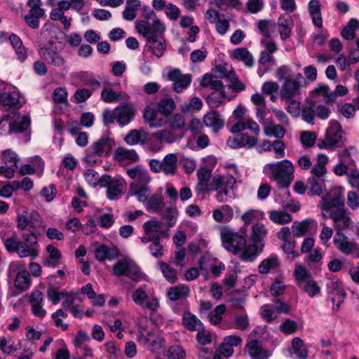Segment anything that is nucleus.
I'll use <instances>...</instances> for the list:
<instances>
[{
	"label": "nucleus",
	"mask_w": 359,
	"mask_h": 359,
	"mask_svg": "<svg viewBox=\"0 0 359 359\" xmlns=\"http://www.w3.org/2000/svg\"><path fill=\"white\" fill-rule=\"evenodd\" d=\"M262 171L280 189H287L294 179V166L287 159L266 163Z\"/></svg>",
	"instance_id": "nucleus-1"
},
{
	"label": "nucleus",
	"mask_w": 359,
	"mask_h": 359,
	"mask_svg": "<svg viewBox=\"0 0 359 359\" xmlns=\"http://www.w3.org/2000/svg\"><path fill=\"white\" fill-rule=\"evenodd\" d=\"M292 75V70L287 65H282L275 72V76L279 81L284 80L280 90V97L282 100H290L299 95L301 88L305 83L301 73H297L294 76Z\"/></svg>",
	"instance_id": "nucleus-2"
},
{
	"label": "nucleus",
	"mask_w": 359,
	"mask_h": 359,
	"mask_svg": "<svg viewBox=\"0 0 359 359\" xmlns=\"http://www.w3.org/2000/svg\"><path fill=\"white\" fill-rule=\"evenodd\" d=\"M114 145V140L108 133H104L86 149L83 161L88 165L101 163L102 158L110 156Z\"/></svg>",
	"instance_id": "nucleus-3"
},
{
	"label": "nucleus",
	"mask_w": 359,
	"mask_h": 359,
	"mask_svg": "<svg viewBox=\"0 0 359 359\" xmlns=\"http://www.w3.org/2000/svg\"><path fill=\"white\" fill-rule=\"evenodd\" d=\"M144 18V19L136 22L135 29L145 39L164 35L166 27L154 11H145Z\"/></svg>",
	"instance_id": "nucleus-4"
},
{
	"label": "nucleus",
	"mask_w": 359,
	"mask_h": 359,
	"mask_svg": "<svg viewBox=\"0 0 359 359\" xmlns=\"http://www.w3.org/2000/svg\"><path fill=\"white\" fill-rule=\"evenodd\" d=\"M20 241L17 236L15 238L9 242V248L6 250L10 253H16L20 258L30 257L35 259L39 255V244L36 234L33 232L27 233Z\"/></svg>",
	"instance_id": "nucleus-5"
},
{
	"label": "nucleus",
	"mask_w": 359,
	"mask_h": 359,
	"mask_svg": "<svg viewBox=\"0 0 359 359\" xmlns=\"http://www.w3.org/2000/svg\"><path fill=\"white\" fill-rule=\"evenodd\" d=\"M344 142V132L340 124L332 120L329 122L324 139L318 140L317 146L321 149L334 150Z\"/></svg>",
	"instance_id": "nucleus-6"
},
{
	"label": "nucleus",
	"mask_w": 359,
	"mask_h": 359,
	"mask_svg": "<svg viewBox=\"0 0 359 359\" xmlns=\"http://www.w3.org/2000/svg\"><path fill=\"white\" fill-rule=\"evenodd\" d=\"M133 302L142 309L156 311L160 307L159 298L154 290H150L146 285L135 289L131 294Z\"/></svg>",
	"instance_id": "nucleus-7"
},
{
	"label": "nucleus",
	"mask_w": 359,
	"mask_h": 359,
	"mask_svg": "<svg viewBox=\"0 0 359 359\" xmlns=\"http://www.w3.org/2000/svg\"><path fill=\"white\" fill-rule=\"evenodd\" d=\"M39 55L46 63L57 68H62L67 64V57L64 55L62 48L57 44L49 43L40 48Z\"/></svg>",
	"instance_id": "nucleus-8"
},
{
	"label": "nucleus",
	"mask_w": 359,
	"mask_h": 359,
	"mask_svg": "<svg viewBox=\"0 0 359 359\" xmlns=\"http://www.w3.org/2000/svg\"><path fill=\"white\" fill-rule=\"evenodd\" d=\"M236 182L232 175H215L211 181V191H217V201L220 203L226 202L229 191L233 189Z\"/></svg>",
	"instance_id": "nucleus-9"
},
{
	"label": "nucleus",
	"mask_w": 359,
	"mask_h": 359,
	"mask_svg": "<svg viewBox=\"0 0 359 359\" xmlns=\"http://www.w3.org/2000/svg\"><path fill=\"white\" fill-rule=\"evenodd\" d=\"M245 108L242 105H238L233 111V116L238 119L231 128L232 133H239L245 130H248L252 134L259 135L260 129L259 125L252 118L245 116Z\"/></svg>",
	"instance_id": "nucleus-10"
},
{
	"label": "nucleus",
	"mask_w": 359,
	"mask_h": 359,
	"mask_svg": "<svg viewBox=\"0 0 359 359\" xmlns=\"http://www.w3.org/2000/svg\"><path fill=\"white\" fill-rule=\"evenodd\" d=\"M220 236L224 248L235 255L241 252L246 242L243 236L233 232L228 227H223L221 229Z\"/></svg>",
	"instance_id": "nucleus-11"
},
{
	"label": "nucleus",
	"mask_w": 359,
	"mask_h": 359,
	"mask_svg": "<svg viewBox=\"0 0 359 359\" xmlns=\"http://www.w3.org/2000/svg\"><path fill=\"white\" fill-rule=\"evenodd\" d=\"M114 273L117 276H126L138 282L144 278V274L133 262L126 259L118 260L113 266Z\"/></svg>",
	"instance_id": "nucleus-12"
},
{
	"label": "nucleus",
	"mask_w": 359,
	"mask_h": 359,
	"mask_svg": "<svg viewBox=\"0 0 359 359\" xmlns=\"http://www.w3.org/2000/svg\"><path fill=\"white\" fill-rule=\"evenodd\" d=\"M25 264L22 261H16L11 262L8 268V276L11 277L16 274L15 279V286L17 289L22 291L27 290L31 285V280L29 273L26 270H20Z\"/></svg>",
	"instance_id": "nucleus-13"
},
{
	"label": "nucleus",
	"mask_w": 359,
	"mask_h": 359,
	"mask_svg": "<svg viewBox=\"0 0 359 359\" xmlns=\"http://www.w3.org/2000/svg\"><path fill=\"white\" fill-rule=\"evenodd\" d=\"M334 247L345 255L359 257V244L353 239L348 238L343 233H336L333 238Z\"/></svg>",
	"instance_id": "nucleus-14"
},
{
	"label": "nucleus",
	"mask_w": 359,
	"mask_h": 359,
	"mask_svg": "<svg viewBox=\"0 0 359 359\" xmlns=\"http://www.w3.org/2000/svg\"><path fill=\"white\" fill-rule=\"evenodd\" d=\"M326 289L333 302L334 309H339L346 297L341 282L334 276L331 277L326 283Z\"/></svg>",
	"instance_id": "nucleus-15"
},
{
	"label": "nucleus",
	"mask_w": 359,
	"mask_h": 359,
	"mask_svg": "<svg viewBox=\"0 0 359 359\" xmlns=\"http://www.w3.org/2000/svg\"><path fill=\"white\" fill-rule=\"evenodd\" d=\"M167 78L172 82V89L176 93H181L191 84L192 76L190 74H182L179 69H170L167 74Z\"/></svg>",
	"instance_id": "nucleus-16"
},
{
	"label": "nucleus",
	"mask_w": 359,
	"mask_h": 359,
	"mask_svg": "<svg viewBox=\"0 0 359 359\" xmlns=\"http://www.w3.org/2000/svg\"><path fill=\"white\" fill-rule=\"evenodd\" d=\"M137 341L151 352H156L163 346L164 339L158 331H148L141 333Z\"/></svg>",
	"instance_id": "nucleus-17"
},
{
	"label": "nucleus",
	"mask_w": 359,
	"mask_h": 359,
	"mask_svg": "<svg viewBox=\"0 0 359 359\" xmlns=\"http://www.w3.org/2000/svg\"><path fill=\"white\" fill-rule=\"evenodd\" d=\"M41 219L39 214L34 210L29 212L27 207L22 206L17 212V227L20 230H25L33 227L34 223Z\"/></svg>",
	"instance_id": "nucleus-18"
},
{
	"label": "nucleus",
	"mask_w": 359,
	"mask_h": 359,
	"mask_svg": "<svg viewBox=\"0 0 359 359\" xmlns=\"http://www.w3.org/2000/svg\"><path fill=\"white\" fill-rule=\"evenodd\" d=\"M116 122L121 127L128 125L135 117L136 109L132 102H126L116 107Z\"/></svg>",
	"instance_id": "nucleus-19"
},
{
	"label": "nucleus",
	"mask_w": 359,
	"mask_h": 359,
	"mask_svg": "<svg viewBox=\"0 0 359 359\" xmlns=\"http://www.w3.org/2000/svg\"><path fill=\"white\" fill-rule=\"evenodd\" d=\"M222 78H226L231 81L230 84L227 86V90L231 92V95L226 94V88L222 89L220 92L222 98L227 99L228 100H233L236 97V92L243 91L245 90V85L238 80L236 74L233 71L229 72L226 74H223Z\"/></svg>",
	"instance_id": "nucleus-20"
},
{
	"label": "nucleus",
	"mask_w": 359,
	"mask_h": 359,
	"mask_svg": "<svg viewBox=\"0 0 359 359\" xmlns=\"http://www.w3.org/2000/svg\"><path fill=\"white\" fill-rule=\"evenodd\" d=\"M113 158L121 165H128L137 162L139 159L138 154L135 149L123 147H118L113 154Z\"/></svg>",
	"instance_id": "nucleus-21"
},
{
	"label": "nucleus",
	"mask_w": 359,
	"mask_h": 359,
	"mask_svg": "<svg viewBox=\"0 0 359 359\" xmlns=\"http://www.w3.org/2000/svg\"><path fill=\"white\" fill-rule=\"evenodd\" d=\"M318 223L315 219L307 218L301 222H294L291 229L294 237L301 238L311 231H316Z\"/></svg>",
	"instance_id": "nucleus-22"
},
{
	"label": "nucleus",
	"mask_w": 359,
	"mask_h": 359,
	"mask_svg": "<svg viewBox=\"0 0 359 359\" xmlns=\"http://www.w3.org/2000/svg\"><path fill=\"white\" fill-rule=\"evenodd\" d=\"M151 139L154 142L151 143V145L154 150L159 151L162 148V143L171 144L177 140V136L172 132L169 130H161L155 132L151 135Z\"/></svg>",
	"instance_id": "nucleus-23"
},
{
	"label": "nucleus",
	"mask_w": 359,
	"mask_h": 359,
	"mask_svg": "<svg viewBox=\"0 0 359 359\" xmlns=\"http://www.w3.org/2000/svg\"><path fill=\"white\" fill-rule=\"evenodd\" d=\"M327 218L332 219L336 233H342L343 230L350 228L353 224L352 219L344 209L337 210Z\"/></svg>",
	"instance_id": "nucleus-24"
},
{
	"label": "nucleus",
	"mask_w": 359,
	"mask_h": 359,
	"mask_svg": "<svg viewBox=\"0 0 359 359\" xmlns=\"http://www.w3.org/2000/svg\"><path fill=\"white\" fill-rule=\"evenodd\" d=\"M344 205V198L341 196H337L333 198H323L321 201L322 215L325 218H327L334 214V208L338 210L342 209Z\"/></svg>",
	"instance_id": "nucleus-25"
},
{
	"label": "nucleus",
	"mask_w": 359,
	"mask_h": 359,
	"mask_svg": "<svg viewBox=\"0 0 359 359\" xmlns=\"http://www.w3.org/2000/svg\"><path fill=\"white\" fill-rule=\"evenodd\" d=\"M261 43L264 46V49L260 53L258 60L259 64L260 65H264L267 63L273 64L275 62L273 54L278 50L277 44L275 41H266L264 40H262Z\"/></svg>",
	"instance_id": "nucleus-26"
},
{
	"label": "nucleus",
	"mask_w": 359,
	"mask_h": 359,
	"mask_svg": "<svg viewBox=\"0 0 359 359\" xmlns=\"http://www.w3.org/2000/svg\"><path fill=\"white\" fill-rule=\"evenodd\" d=\"M4 92L1 93V102L3 106L8 107H18L20 103L18 92L10 86L1 83Z\"/></svg>",
	"instance_id": "nucleus-27"
},
{
	"label": "nucleus",
	"mask_w": 359,
	"mask_h": 359,
	"mask_svg": "<svg viewBox=\"0 0 359 359\" xmlns=\"http://www.w3.org/2000/svg\"><path fill=\"white\" fill-rule=\"evenodd\" d=\"M146 41L145 50L151 52L157 57H161L163 55L166 49V43L163 35L146 39Z\"/></svg>",
	"instance_id": "nucleus-28"
},
{
	"label": "nucleus",
	"mask_w": 359,
	"mask_h": 359,
	"mask_svg": "<svg viewBox=\"0 0 359 359\" xmlns=\"http://www.w3.org/2000/svg\"><path fill=\"white\" fill-rule=\"evenodd\" d=\"M127 175L133 180L131 184L137 185L149 184L151 177L149 172L141 166H136L126 170Z\"/></svg>",
	"instance_id": "nucleus-29"
},
{
	"label": "nucleus",
	"mask_w": 359,
	"mask_h": 359,
	"mask_svg": "<svg viewBox=\"0 0 359 359\" xmlns=\"http://www.w3.org/2000/svg\"><path fill=\"white\" fill-rule=\"evenodd\" d=\"M293 20L288 14H282L278 19L277 25L280 37L285 41L291 36V31L293 27Z\"/></svg>",
	"instance_id": "nucleus-30"
},
{
	"label": "nucleus",
	"mask_w": 359,
	"mask_h": 359,
	"mask_svg": "<svg viewBox=\"0 0 359 359\" xmlns=\"http://www.w3.org/2000/svg\"><path fill=\"white\" fill-rule=\"evenodd\" d=\"M264 244L254 243L246 245L245 244L241 252H240V257L245 262H252L263 251Z\"/></svg>",
	"instance_id": "nucleus-31"
},
{
	"label": "nucleus",
	"mask_w": 359,
	"mask_h": 359,
	"mask_svg": "<svg viewBox=\"0 0 359 359\" xmlns=\"http://www.w3.org/2000/svg\"><path fill=\"white\" fill-rule=\"evenodd\" d=\"M101 99L106 103H114L117 102H126L129 95L123 91H115L111 88H104L101 93Z\"/></svg>",
	"instance_id": "nucleus-32"
},
{
	"label": "nucleus",
	"mask_w": 359,
	"mask_h": 359,
	"mask_svg": "<svg viewBox=\"0 0 359 359\" xmlns=\"http://www.w3.org/2000/svg\"><path fill=\"white\" fill-rule=\"evenodd\" d=\"M43 300V293L41 291L35 290L32 292L29 299L32 312L35 316L41 318L46 314V310L42 306Z\"/></svg>",
	"instance_id": "nucleus-33"
},
{
	"label": "nucleus",
	"mask_w": 359,
	"mask_h": 359,
	"mask_svg": "<svg viewBox=\"0 0 359 359\" xmlns=\"http://www.w3.org/2000/svg\"><path fill=\"white\" fill-rule=\"evenodd\" d=\"M198 183L196 187L198 193H206L211 191V170L208 168H200L197 172Z\"/></svg>",
	"instance_id": "nucleus-34"
},
{
	"label": "nucleus",
	"mask_w": 359,
	"mask_h": 359,
	"mask_svg": "<svg viewBox=\"0 0 359 359\" xmlns=\"http://www.w3.org/2000/svg\"><path fill=\"white\" fill-rule=\"evenodd\" d=\"M257 136L255 134H252V137H250L245 133H241L239 135L237 136V137L233 140H228V144L231 147H247L248 148H252L255 147L257 143Z\"/></svg>",
	"instance_id": "nucleus-35"
},
{
	"label": "nucleus",
	"mask_w": 359,
	"mask_h": 359,
	"mask_svg": "<svg viewBox=\"0 0 359 359\" xmlns=\"http://www.w3.org/2000/svg\"><path fill=\"white\" fill-rule=\"evenodd\" d=\"M203 123L207 127L212 128L214 132L221 130L224 125V119L215 110H212L204 116Z\"/></svg>",
	"instance_id": "nucleus-36"
},
{
	"label": "nucleus",
	"mask_w": 359,
	"mask_h": 359,
	"mask_svg": "<svg viewBox=\"0 0 359 359\" xmlns=\"http://www.w3.org/2000/svg\"><path fill=\"white\" fill-rule=\"evenodd\" d=\"M329 158L327 155L319 154L316 157V163L311 170V177L324 179L327 172L326 165L328 163Z\"/></svg>",
	"instance_id": "nucleus-37"
},
{
	"label": "nucleus",
	"mask_w": 359,
	"mask_h": 359,
	"mask_svg": "<svg viewBox=\"0 0 359 359\" xmlns=\"http://www.w3.org/2000/svg\"><path fill=\"white\" fill-rule=\"evenodd\" d=\"M264 217V212L258 210H249L245 211L241 217L244 225L241 227V231L244 235H246L248 231V226L250 223L257 222V221L262 219Z\"/></svg>",
	"instance_id": "nucleus-38"
},
{
	"label": "nucleus",
	"mask_w": 359,
	"mask_h": 359,
	"mask_svg": "<svg viewBox=\"0 0 359 359\" xmlns=\"http://www.w3.org/2000/svg\"><path fill=\"white\" fill-rule=\"evenodd\" d=\"M148 139L147 133L142 128L130 130L124 137V141L129 145L144 144Z\"/></svg>",
	"instance_id": "nucleus-39"
},
{
	"label": "nucleus",
	"mask_w": 359,
	"mask_h": 359,
	"mask_svg": "<svg viewBox=\"0 0 359 359\" xmlns=\"http://www.w3.org/2000/svg\"><path fill=\"white\" fill-rule=\"evenodd\" d=\"M316 102L310 99L307 98L305 100L304 104L302 106L301 116L304 121L313 125L315 123V116H316Z\"/></svg>",
	"instance_id": "nucleus-40"
},
{
	"label": "nucleus",
	"mask_w": 359,
	"mask_h": 359,
	"mask_svg": "<svg viewBox=\"0 0 359 359\" xmlns=\"http://www.w3.org/2000/svg\"><path fill=\"white\" fill-rule=\"evenodd\" d=\"M308 11L313 24L318 28L323 27V18L319 0H311L308 4Z\"/></svg>",
	"instance_id": "nucleus-41"
},
{
	"label": "nucleus",
	"mask_w": 359,
	"mask_h": 359,
	"mask_svg": "<svg viewBox=\"0 0 359 359\" xmlns=\"http://www.w3.org/2000/svg\"><path fill=\"white\" fill-rule=\"evenodd\" d=\"M145 206L149 211L157 212L164 206L163 197L162 196V189H158L145 201Z\"/></svg>",
	"instance_id": "nucleus-42"
},
{
	"label": "nucleus",
	"mask_w": 359,
	"mask_h": 359,
	"mask_svg": "<svg viewBox=\"0 0 359 359\" xmlns=\"http://www.w3.org/2000/svg\"><path fill=\"white\" fill-rule=\"evenodd\" d=\"M268 233L266 226L261 222H255L251 226L250 240L254 243L264 244V239Z\"/></svg>",
	"instance_id": "nucleus-43"
},
{
	"label": "nucleus",
	"mask_w": 359,
	"mask_h": 359,
	"mask_svg": "<svg viewBox=\"0 0 359 359\" xmlns=\"http://www.w3.org/2000/svg\"><path fill=\"white\" fill-rule=\"evenodd\" d=\"M246 349L252 359H268L269 358L267 351L261 347L257 340L249 341L246 344Z\"/></svg>",
	"instance_id": "nucleus-44"
},
{
	"label": "nucleus",
	"mask_w": 359,
	"mask_h": 359,
	"mask_svg": "<svg viewBox=\"0 0 359 359\" xmlns=\"http://www.w3.org/2000/svg\"><path fill=\"white\" fill-rule=\"evenodd\" d=\"M143 118L151 128H159L165 123L163 118H158V111L151 107H147L143 114Z\"/></svg>",
	"instance_id": "nucleus-45"
},
{
	"label": "nucleus",
	"mask_w": 359,
	"mask_h": 359,
	"mask_svg": "<svg viewBox=\"0 0 359 359\" xmlns=\"http://www.w3.org/2000/svg\"><path fill=\"white\" fill-rule=\"evenodd\" d=\"M47 257L44 259L43 264L49 267H55L58 265L62 257L60 250L53 245L46 247Z\"/></svg>",
	"instance_id": "nucleus-46"
},
{
	"label": "nucleus",
	"mask_w": 359,
	"mask_h": 359,
	"mask_svg": "<svg viewBox=\"0 0 359 359\" xmlns=\"http://www.w3.org/2000/svg\"><path fill=\"white\" fill-rule=\"evenodd\" d=\"M182 325L190 331H198L203 328V323L194 314L185 312L182 316Z\"/></svg>",
	"instance_id": "nucleus-47"
},
{
	"label": "nucleus",
	"mask_w": 359,
	"mask_h": 359,
	"mask_svg": "<svg viewBox=\"0 0 359 359\" xmlns=\"http://www.w3.org/2000/svg\"><path fill=\"white\" fill-rule=\"evenodd\" d=\"M292 353L298 359H307L309 355L308 346L299 337H294L292 341Z\"/></svg>",
	"instance_id": "nucleus-48"
},
{
	"label": "nucleus",
	"mask_w": 359,
	"mask_h": 359,
	"mask_svg": "<svg viewBox=\"0 0 359 359\" xmlns=\"http://www.w3.org/2000/svg\"><path fill=\"white\" fill-rule=\"evenodd\" d=\"M139 0H127L123 11V18L128 21H133L137 16V11L140 8Z\"/></svg>",
	"instance_id": "nucleus-49"
},
{
	"label": "nucleus",
	"mask_w": 359,
	"mask_h": 359,
	"mask_svg": "<svg viewBox=\"0 0 359 359\" xmlns=\"http://www.w3.org/2000/svg\"><path fill=\"white\" fill-rule=\"evenodd\" d=\"M177 157L175 154H167L162 161L163 172L166 175H173L177 172Z\"/></svg>",
	"instance_id": "nucleus-50"
},
{
	"label": "nucleus",
	"mask_w": 359,
	"mask_h": 359,
	"mask_svg": "<svg viewBox=\"0 0 359 359\" xmlns=\"http://www.w3.org/2000/svg\"><path fill=\"white\" fill-rule=\"evenodd\" d=\"M129 191L132 196H136L140 202H145L150 194L151 190L148 184H130Z\"/></svg>",
	"instance_id": "nucleus-51"
},
{
	"label": "nucleus",
	"mask_w": 359,
	"mask_h": 359,
	"mask_svg": "<svg viewBox=\"0 0 359 359\" xmlns=\"http://www.w3.org/2000/svg\"><path fill=\"white\" fill-rule=\"evenodd\" d=\"M124 187L123 179H114L109 187L107 189V196L109 200H115L119 198Z\"/></svg>",
	"instance_id": "nucleus-52"
},
{
	"label": "nucleus",
	"mask_w": 359,
	"mask_h": 359,
	"mask_svg": "<svg viewBox=\"0 0 359 359\" xmlns=\"http://www.w3.org/2000/svg\"><path fill=\"white\" fill-rule=\"evenodd\" d=\"M232 56L237 60L243 62L247 67H252L254 57L249 50L245 48H237L233 50Z\"/></svg>",
	"instance_id": "nucleus-53"
},
{
	"label": "nucleus",
	"mask_w": 359,
	"mask_h": 359,
	"mask_svg": "<svg viewBox=\"0 0 359 359\" xmlns=\"http://www.w3.org/2000/svg\"><path fill=\"white\" fill-rule=\"evenodd\" d=\"M8 40L15 50L18 60L22 62L24 61L27 58V52L20 38L18 35L12 34L9 36Z\"/></svg>",
	"instance_id": "nucleus-54"
},
{
	"label": "nucleus",
	"mask_w": 359,
	"mask_h": 359,
	"mask_svg": "<svg viewBox=\"0 0 359 359\" xmlns=\"http://www.w3.org/2000/svg\"><path fill=\"white\" fill-rule=\"evenodd\" d=\"M269 219L275 224L284 225L292 222V216L282 210H271L269 212Z\"/></svg>",
	"instance_id": "nucleus-55"
},
{
	"label": "nucleus",
	"mask_w": 359,
	"mask_h": 359,
	"mask_svg": "<svg viewBox=\"0 0 359 359\" xmlns=\"http://www.w3.org/2000/svg\"><path fill=\"white\" fill-rule=\"evenodd\" d=\"M189 287L185 285H179L170 287L168 291V297L172 301H177L186 297L189 293Z\"/></svg>",
	"instance_id": "nucleus-56"
},
{
	"label": "nucleus",
	"mask_w": 359,
	"mask_h": 359,
	"mask_svg": "<svg viewBox=\"0 0 359 359\" xmlns=\"http://www.w3.org/2000/svg\"><path fill=\"white\" fill-rule=\"evenodd\" d=\"M176 107V104L172 97L161 99L157 104L158 111L164 116H169Z\"/></svg>",
	"instance_id": "nucleus-57"
},
{
	"label": "nucleus",
	"mask_w": 359,
	"mask_h": 359,
	"mask_svg": "<svg viewBox=\"0 0 359 359\" xmlns=\"http://www.w3.org/2000/svg\"><path fill=\"white\" fill-rule=\"evenodd\" d=\"M76 76L83 85L89 86L94 90L99 88L101 86L100 82L95 79L93 73L81 72L77 73Z\"/></svg>",
	"instance_id": "nucleus-58"
},
{
	"label": "nucleus",
	"mask_w": 359,
	"mask_h": 359,
	"mask_svg": "<svg viewBox=\"0 0 359 359\" xmlns=\"http://www.w3.org/2000/svg\"><path fill=\"white\" fill-rule=\"evenodd\" d=\"M309 297H314L320 294L321 290L317 282L313 278H310L307 281L299 286Z\"/></svg>",
	"instance_id": "nucleus-59"
},
{
	"label": "nucleus",
	"mask_w": 359,
	"mask_h": 359,
	"mask_svg": "<svg viewBox=\"0 0 359 359\" xmlns=\"http://www.w3.org/2000/svg\"><path fill=\"white\" fill-rule=\"evenodd\" d=\"M259 314L262 318L269 323H273L278 318L277 312L273 304H266L262 305L259 309Z\"/></svg>",
	"instance_id": "nucleus-60"
},
{
	"label": "nucleus",
	"mask_w": 359,
	"mask_h": 359,
	"mask_svg": "<svg viewBox=\"0 0 359 359\" xmlns=\"http://www.w3.org/2000/svg\"><path fill=\"white\" fill-rule=\"evenodd\" d=\"M1 158L2 162L6 165H10L17 168V164L20 161V157L12 149H7L1 151Z\"/></svg>",
	"instance_id": "nucleus-61"
},
{
	"label": "nucleus",
	"mask_w": 359,
	"mask_h": 359,
	"mask_svg": "<svg viewBox=\"0 0 359 359\" xmlns=\"http://www.w3.org/2000/svg\"><path fill=\"white\" fill-rule=\"evenodd\" d=\"M324 179L310 177L307 180V187L313 195L320 196L324 187Z\"/></svg>",
	"instance_id": "nucleus-62"
},
{
	"label": "nucleus",
	"mask_w": 359,
	"mask_h": 359,
	"mask_svg": "<svg viewBox=\"0 0 359 359\" xmlns=\"http://www.w3.org/2000/svg\"><path fill=\"white\" fill-rule=\"evenodd\" d=\"M30 122V118L28 116H24L19 121L9 123V131L10 133H22L28 128Z\"/></svg>",
	"instance_id": "nucleus-63"
},
{
	"label": "nucleus",
	"mask_w": 359,
	"mask_h": 359,
	"mask_svg": "<svg viewBox=\"0 0 359 359\" xmlns=\"http://www.w3.org/2000/svg\"><path fill=\"white\" fill-rule=\"evenodd\" d=\"M264 133L267 137H275L280 139L284 137L285 130L281 125L271 123L264 127Z\"/></svg>",
	"instance_id": "nucleus-64"
}]
</instances>
